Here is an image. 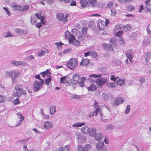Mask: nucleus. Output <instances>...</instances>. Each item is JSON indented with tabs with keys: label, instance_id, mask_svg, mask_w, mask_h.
I'll return each mask as SVG.
<instances>
[{
	"label": "nucleus",
	"instance_id": "40",
	"mask_svg": "<svg viewBox=\"0 0 151 151\" xmlns=\"http://www.w3.org/2000/svg\"><path fill=\"white\" fill-rule=\"evenodd\" d=\"M67 78L66 76L61 77L60 78V82L61 83H65L66 82V78Z\"/></svg>",
	"mask_w": 151,
	"mask_h": 151
},
{
	"label": "nucleus",
	"instance_id": "14",
	"mask_svg": "<svg viewBox=\"0 0 151 151\" xmlns=\"http://www.w3.org/2000/svg\"><path fill=\"white\" fill-rule=\"evenodd\" d=\"M132 51L131 49H129L127 51V52L126 53V56L129 59V60L131 63H133V61L132 60L133 58L132 55L131 53V52Z\"/></svg>",
	"mask_w": 151,
	"mask_h": 151
},
{
	"label": "nucleus",
	"instance_id": "9",
	"mask_svg": "<svg viewBox=\"0 0 151 151\" xmlns=\"http://www.w3.org/2000/svg\"><path fill=\"white\" fill-rule=\"evenodd\" d=\"M44 128L46 129H48L52 128L53 125L52 123L49 121H46L45 122L43 123Z\"/></svg>",
	"mask_w": 151,
	"mask_h": 151
},
{
	"label": "nucleus",
	"instance_id": "64",
	"mask_svg": "<svg viewBox=\"0 0 151 151\" xmlns=\"http://www.w3.org/2000/svg\"><path fill=\"white\" fill-rule=\"evenodd\" d=\"M21 93H18L17 92H16L15 93H13V96L14 97H19L20 96V95Z\"/></svg>",
	"mask_w": 151,
	"mask_h": 151
},
{
	"label": "nucleus",
	"instance_id": "35",
	"mask_svg": "<svg viewBox=\"0 0 151 151\" xmlns=\"http://www.w3.org/2000/svg\"><path fill=\"white\" fill-rule=\"evenodd\" d=\"M52 80V77L51 76H49V77L45 79V82L46 84L48 85L51 81Z\"/></svg>",
	"mask_w": 151,
	"mask_h": 151
},
{
	"label": "nucleus",
	"instance_id": "39",
	"mask_svg": "<svg viewBox=\"0 0 151 151\" xmlns=\"http://www.w3.org/2000/svg\"><path fill=\"white\" fill-rule=\"evenodd\" d=\"M11 63L12 64L16 66H19L22 64L20 61H17L14 60L12 61Z\"/></svg>",
	"mask_w": 151,
	"mask_h": 151
},
{
	"label": "nucleus",
	"instance_id": "41",
	"mask_svg": "<svg viewBox=\"0 0 151 151\" xmlns=\"http://www.w3.org/2000/svg\"><path fill=\"white\" fill-rule=\"evenodd\" d=\"M116 39L114 38H111L110 41V44L111 45L113 46V44L115 43L116 41Z\"/></svg>",
	"mask_w": 151,
	"mask_h": 151
},
{
	"label": "nucleus",
	"instance_id": "46",
	"mask_svg": "<svg viewBox=\"0 0 151 151\" xmlns=\"http://www.w3.org/2000/svg\"><path fill=\"white\" fill-rule=\"evenodd\" d=\"M106 46L107 48V50L111 51L113 50L112 47L109 44H106Z\"/></svg>",
	"mask_w": 151,
	"mask_h": 151
},
{
	"label": "nucleus",
	"instance_id": "7",
	"mask_svg": "<svg viewBox=\"0 0 151 151\" xmlns=\"http://www.w3.org/2000/svg\"><path fill=\"white\" fill-rule=\"evenodd\" d=\"M16 115L19 117V119H20V120L17 122L15 126V127L19 126L22 124V121L24 120V116H22L20 113L19 112Z\"/></svg>",
	"mask_w": 151,
	"mask_h": 151
},
{
	"label": "nucleus",
	"instance_id": "27",
	"mask_svg": "<svg viewBox=\"0 0 151 151\" xmlns=\"http://www.w3.org/2000/svg\"><path fill=\"white\" fill-rule=\"evenodd\" d=\"M40 74L41 75L42 77V78L46 76H49L50 74V71L47 69L46 71L43 72L41 73H40Z\"/></svg>",
	"mask_w": 151,
	"mask_h": 151
},
{
	"label": "nucleus",
	"instance_id": "52",
	"mask_svg": "<svg viewBox=\"0 0 151 151\" xmlns=\"http://www.w3.org/2000/svg\"><path fill=\"white\" fill-rule=\"evenodd\" d=\"M111 15L112 16H114L116 14V11L114 9L112 8L111 9Z\"/></svg>",
	"mask_w": 151,
	"mask_h": 151
},
{
	"label": "nucleus",
	"instance_id": "2",
	"mask_svg": "<svg viewBox=\"0 0 151 151\" xmlns=\"http://www.w3.org/2000/svg\"><path fill=\"white\" fill-rule=\"evenodd\" d=\"M44 80L42 81H35L33 83V88L35 92H37L39 91L42 88L43 84H44Z\"/></svg>",
	"mask_w": 151,
	"mask_h": 151
},
{
	"label": "nucleus",
	"instance_id": "24",
	"mask_svg": "<svg viewBox=\"0 0 151 151\" xmlns=\"http://www.w3.org/2000/svg\"><path fill=\"white\" fill-rule=\"evenodd\" d=\"M12 7L13 9L15 11H21V6L15 4H12Z\"/></svg>",
	"mask_w": 151,
	"mask_h": 151
},
{
	"label": "nucleus",
	"instance_id": "11",
	"mask_svg": "<svg viewBox=\"0 0 151 151\" xmlns=\"http://www.w3.org/2000/svg\"><path fill=\"white\" fill-rule=\"evenodd\" d=\"M41 12H38L37 13L35 14V15L38 19H40L42 23L43 24H44L45 22L44 21V17L41 15Z\"/></svg>",
	"mask_w": 151,
	"mask_h": 151
},
{
	"label": "nucleus",
	"instance_id": "32",
	"mask_svg": "<svg viewBox=\"0 0 151 151\" xmlns=\"http://www.w3.org/2000/svg\"><path fill=\"white\" fill-rule=\"evenodd\" d=\"M80 2L83 8H85L86 6H88V3H87L86 0H81Z\"/></svg>",
	"mask_w": 151,
	"mask_h": 151
},
{
	"label": "nucleus",
	"instance_id": "25",
	"mask_svg": "<svg viewBox=\"0 0 151 151\" xmlns=\"http://www.w3.org/2000/svg\"><path fill=\"white\" fill-rule=\"evenodd\" d=\"M92 146L89 144H86L83 146L84 151H90L91 148Z\"/></svg>",
	"mask_w": 151,
	"mask_h": 151
},
{
	"label": "nucleus",
	"instance_id": "34",
	"mask_svg": "<svg viewBox=\"0 0 151 151\" xmlns=\"http://www.w3.org/2000/svg\"><path fill=\"white\" fill-rule=\"evenodd\" d=\"M50 113L51 114H54L56 112L55 106H52L50 108Z\"/></svg>",
	"mask_w": 151,
	"mask_h": 151
},
{
	"label": "nucleus",
	"instance_id": "57",
	"mask_svg": "<svg viewBox=\"0 0 151 151\" xmlns=\"http://www.w3.org/2000/svg\"><path fill=\"white\" fill-rule=\"evenodd\" d=\"M130 107L129 105H128L127 106V109L125 111L126 114H128L130 111Z\"/></svg>",
	"mask_w": 151,
	"mask_h": 151
},
{
	"label": "nucleus",
	"instance_id": "59",
	"mask_svg": "<svg viewBox=\"0 0 151 151\" xmlns=\"http://www.w3.org/2000/svg\"><path fill=\"white\" fill-rule=\"evenodd\" d=\"M144 7L143 5H141L139 7V12L141 13L142 11V10L144 9Z\"/></svg>",
	"mask_w": 151,
	"mask_h": 151
},
{
	"label": "nucleus",
	"instance_id": "26",
	"mask_svg": "<svg viewBox=\"0 0 151 151\" xmlns=\"http://www.w3.org/2000/svg\"><path fill=\"white\" fill-rule=\"evenodd\" d=\"M125 81L123 79H119L116 81V83L121 86H122L125 83Z\"/></svg>",
	"mask_w": 151,
	"mask_h": 151
},
{
	"label": "nucleus",
	"instance_id": "18",
	"mask_svg": "<svg viewBox=\"0 0 151 151\" xmlns=\"http://www.w3.org/2000/svg\"><path fill=\"white\" fill-rule=\"evenodd\" d=\"M86 88L89 91H93L96 90L97 87L95 85L91 84L89 86L86 87Z\"/></svg>",
	"mask_w": 151,
	"mask_h": 151
},
{
	"label": "nucleus",
	"instance_id": "21",
	"mask_svg": "<svg viewBox=\"0 0 151 151\" xmlns=\"http://www.w3.org/2000/svg\"><path fill=\"white\" fill-rule=\"evenodd\" d=\"M96 129L93 128H89L88 133L91 136H93L96 133Z\"/></svg>",
	"mask_w": 151,
	"mask_h": 151
},
{
	"label": "nucleus",
	"instance_id": "50",
	"mask_svg": "<svg viewBox=\"0 0 151 151\" xmlns=\"http://www.w3.org/2000/svg\"><path fill=\"white\" fill-rule=\"evenodd\" d=\"M118 78V77H115L114 75H112L111 76L110 79L113 81H115Z\"/></svg>",
	"mask_w": 151,
	"mask_h": 151
},
{
	"label": "nucleus",
	"instance_id": "54",
	"mask_svg": "<svg viewBox=\"0 0 151 151\" xmlns=\"http://www.w3.org/2000/svg\"><path fill=\"white\" fill-rule=\"evenodd\" d=\"M114 2L113 1H109L107 4V7L109 8H111L113 6Z\"/></svg>",
	"mask_w": 151,
	"mask_h": 151
},
{
	"label": "nucleus",
	"instance_id": "58",
	"mask_svg": "<svg viewBox=\"0 0 151 151\" xmlns=\"http://www.w3.org/2000/svg\"><path fill=\"white\" fill-rule=\"evenodd\" d=\"M3 9L6 11V12L9 15V16L10 15V12L9 11L7 8L5 7H3Z\"/></svg>",
	"mask_w": 151,
	"mask_h": 151
},
{
	"label": "nucleus",
	"instance_id": "43",
	"mask_svg": "<svg viewBox=\"0 0 151 151\" xmlns=\"http://www.w3.org/2000/svg\"><path fill=\"white\" fill-rule=\"evenodd\" d=\"M55 44L58 48H61L62 45L63 44V43L61 42H56Z\"/></svg>",
	"mask_w": 151,
	"mask_h": 151
},
{
	"label": "nucleus",
	"instance_id": "42",
	"mask_svg": "<svg viewBox=\"0 0 151 151\" xmlns=\"http://www.w3.org/2000/svg\"><path fill=\"white\" fill-rule=\"evenodd\" d=\"M99 32L100 33L102 34L103 35H106L107 34V31L106 29H104L103 30H99Z\"/></svg>",
	"mask_w": 151,
	"mask_h": 151
},
{
	"label": "nucleus",
	"instance_id": "17",
	"mask_svg": "<svg viewBox=\"0 0 151 151\" xmlns=\"http://www.w3.org/2000/svg\"><path fill=\"white\" fill-rule=\"evenodd\" d=\"M86 1L88 3V6L91 5L93 7L96 5L97 3L96 0H86Z\"/></svg>",
	"mask_w": 151,
	"mask_h": 151
},
{
	"label": "nucleus",
	"instance_id": "44",
	"mask_svg": "<svg viewBox=\"0 0 151 151\" xmlns=\"http://www.w3.org/2000/svg\"><path fill=\"white\" fill-rule=\"evenodd\" d=\"M123 33V31L122 30L119 31L115 34V36L120 37L122 35Z\"/></svg>",
	"mask_w": 151,
	"mask_h": 151
},
{
	"label": "nucleus",
	"instance_id": "45",
	"mask_svg": "<svg viewBox=\"0 0 151 151\" xmlns=\"http://www.w3.org/2000/svg\"><path fill=\"white\" fill-rule=\"evenodd\" d=\"M46 53V52L44 50H42L41 51L38 53V56L40 57L42 56L43 55H44L45 53Z\"/></svg>",
	"mask_w": 151,
	"mask_h": 151
},
{
	"label": "nucleus",
	"instance_id": "60",
	"mask_svg": "<svg viewBox=\"0 0 151 151\" xmlns=\"http://www.w3.org/2000/svg\"><path fill=\"white\" fill-rule=\"evenodd\" d=\"M94 106L95 108H99V103L96 101H94Z\"/></svg>",
	"mask_w": 151,
	"mask_h": 151
},
{
	"label": "nucleus",
	"instance_id": "15",
	"mask_svg": "<svg viewBox=\"0 0 151 151\" xmlns=\"http://www.w3.org/2000/svg\"><path fill=\"white\" fill-rule=\"evenodd\" d=\"M145 60L147 63L150 62V60H151V53L147 52L145 56Z\"/></svg>",
	"mask_w": 151,
	"mask_h": 151
},
{
	"label": "nucleus",
	"instance_id": "3",
	"mask_svg": "<svg viewBox=\"0 0 151 151\" xmlns=\"http://www.w3.org/2000/svg\"><path fill=\"white\" fill-rule=\"evenodd\" d=\"M78 65L77 61L76 59H71L68 63V67L70 68H74Z\"/></svg>",
	"mask_w": 151,
	"mask_h": 151
},
{
	"label": "nucleus",
	"instance_id": "5",
	"mask_svg": "<svg viewBox=\"0 0 151 151\" xmlns=\"http://www.w3.org/2000/svg\"><path fill=\"white\" fill-rule=\"evenodd\" d=\"M67 16L64 17L63 14L58 13L57 15V18L60 21H62L63 23H65L67 21Z\"/></svg>",
	"mask_w": 151,
	"mask_h": 151
},
{
	"label": "nucleus",
	"instance_id": "12",
	"mask_svg": "<svg viewBox=\"0 0 151 151\" xmlns=\"http://www.w3.org/2000/svg\"><path fill=\"white\" fill-rule=\"evenodd\" d=\"M75 36L80 40H82L84 39V36L80 32L76 30L75 33Z\"/></svg>",
	"mask_w": 151,
	"mask_h": 151
},
{
	"label": "nucleus",
	"instance_id": "31",
	"mask_svg": "<svg viewBox=\"0 0 151 151\" xmlns=\"http://www.w3.org/2000/svg\"><path fill=\"white\" fill-rule=\"evenodd\" d=\"M131 29V26L128 24H127L123 27V29L125 32H127L130 30Z\"/></svg>",
	"mask_w": 151,
	"mask_h": 151
},
{
	"label": "nucleus",
	"instance_id": "56",
	"mask_svg": "<svg viewBox=\"0 0 151 151\" xmlns=\"http://www.w3.org/2000/svg\"><path fill=\"white\" fill-rule=\"evenodd\" d=\"M119 2L122 3H124L125 2H131L133 0H118Z\"/></svg>",
	"mask_w": 151,
	"mask_h": 151
},
{
	"label": "nucleus",
	"instance_id": "6",
	"mask_svg": "<svg viewBox=\"0 0 151 151\" xmlns=\"http://www.w3.org/2000/svg\"><path fill=\"white\" fill-rule=\"evenodd\" d=\"M22 86L21 84H17L15 86L14 89L16 91L20 93L25 94L26 93V91L23 90L22 89Z\"/></svg>",
	"mask_w": 151,
	"mask_h": 151
},
{
	"label": "nucleus",
	"instance_id": "61",
	"mask_svg": "<svg viewBox=\"0 0 151 151\" xmlns=\"http://www.w3.org/2000/svg\"><path fill=\"white\" fill-rule=\"evenodd\" d=\"M13 35L11 34L10 32L9 31H8L7 32L6 34V35L5 37H13Z\"/></svg>",
	"mask_w": 151,
	"mask_h": 151
},
{
	"label": "nucleus",
	"instance_id": "10",
	"mask_svg": "<svg viewBox=\"0 0 151 151\" xmlns=\"http://www.w3.org/2000/svg\"><path fill=\"white\" fill-rule=\"evenodd\" d=\"M8 73L9 76L12 78H15L18 76L19 75V72L17 70H14L9 72Z\"/></svg>",
	"mask_w": 151,
	"mask_h": 151
},
{
	"label": "nucleus",
	"instance_id": "51",
	"mask_svg": "<svg viewBox=\"0 0 151 151\" xmlns=\"http://www.w3.org/2000/svg\"><path fill=\"white\" fill-rule=\"evenodd\" d=\"M146 6L145 8L147 9V10L148 12L151 11V4H146Z\"/></svg>",
	"mask_w": 151,
	"mask_h": 151
},
{
	"label": "nucleus",
	"instance_id": "63",
	"mask_svg": "<svg viewBox=\"0 0 151 151\" xmlns=\"http://www.w3.org/2000/svg\"><path fill=\"white\" fill-rule=\"evenodd\" d=\"M42 24H43L41 22H38L36 25V26L38 28H40Z\"/></svg>",
	"mask_w": 151,
	"mask_h": 151
},
{
	"label": "nucleus",
	"instance_id": "37",
	"mask_svg": "<svg viewBox=\"0 0 151 151\" xmlns=\"http://www.w3.org/2000/svg\"><path fill=\"white\" fill-rule=\"evenodd\" d=\"M6 96L3 95H0V103L4 102L6 100Z\"/></svg>",
	"mask_w": 151,
	"mask_h": 151
},
{
	"label": "nucleus",
	"instance_id": "4",
	"mask_svg": "<svg viewBox=\"0 0 151 151\" xmlns=\"http://www.w3.org/2000/svg\"><path fill=\"white\" fill-rule=\"evenodd\" d=\"M107 82V80L106 78H97L96 81V83L99 86H101L105 84Z\"/></svg>",
	"mask_w": 151,
	"mask_h": 151
},
{
	"label": "nucleus",
	"instance_id": "53",
	"mask_svg": "<svg viewBox=\"0 0 151 151\" xmlns=\"http://www.w3.org/2000/svg\"><path fill=\"white\" fill-rule=\"evenodd\" d=\"M31 22L32 24H34L37 22V20L36 18L32 16L31 17Z\"/></svg>",
	"mask_w": 151,
	"mask_h": 151
},
{
	"label": "nucleus",
	"instance_id": "55",
	"mask_svg": "<svg viewBox=\"0 0 151 151\" xmlns=\"http://www.w3.org/2000/svg\"><path fill=\"white\" fill-rule=\"evenodd\" d=\"M13 103L14 105H17L19 104L20 102L19 99L17 98L15 100L13 101Z\"/></svg>",
	"mask_w": 151,
	"mask_h": 151
},
{
	"label": "nucleus",
	"instance_id": "62",
	"mask_svg": "<svg viewBox=\"0 0 151 151\" xmlns=\"http://www.w3.org/2000/svg\"><path fill=\"white\" fill-rule=\"evenodd\" d=\"M78 83H79L80 86L81 87H83L84 86V83L85 82L82 81H79L78 82Z\"/></svg>",
	"mask_w": 151,
	"mask_h": 151
},
{
	"label": "nucleus",
	"instance_id": "38",
	"mask_svg": "<svg viewBox=\"0 0 151 151\" xmlns=\"http://www.w3.org/2000/svg\"><path fill=\"white\" fill-rule=\"evenodd\" d=\"M29 6L27 5H25L23 7H21V11L24 12L26 11L29 9Z\"/></svg>",
	"mask_w": 151,
	"mask_h": 151
},
{
	"label": "nucleus",
	"instance_id": "30",
	"mask_svg": "<svg viewBox=\"0 0 151 151\" xmlns=\"http://www.w3.org/2000/svg\"><path fill=\"white\" fill-rule=\"evenodd\" d=\"M134 9L135 8L134 6L131 4L128 5L127 7L126 10L127 11H133Z\"/></svg>",
	"mask_w": 151,
	"mask_h": 151
},
{
	"label": "nucleus",
	"instance_id": "16",
	"mask_svg": "<svg viewBox=\"0 0 151 151\" xmlns=\"http://www.w3.org/2000/svg\"><path fill=\"white\" fill-rule=\"evenodd\" d=\"M99 30H103L105 29L107 27L105 24V22L104 21L101 20L99 23Z\"/></svg>",
	"mask_w": 151,
	"mask_h": 151
},
{
	"label": "nucleus",
	"instance_id": "13",
	"mask_svg": "<svg viewBox=\"0 0 151 151\" xmlns=\"http://www.w3.org/2000/svg\"><path fill=\"white\" fill-rule=\"evenodd\" d=\"M88 28L87 27H83L81 29V32L85 37H88L89 35L88 33Z\"/></svg>",
	"mask_w": 151,
	"mask_h": 151
},
{
	"label": "nucleus",
	"instance_id": "19",
	"mask_svg": "<svg viewBox=\"0 0 151 151\" xmlns=\"http://www.w3.org/2000/svg\"><path fill=\"white\" fill-rule=\"evenodd\" d=\"M90 61L89 59H83L80 65L83 66H86L89 63Z\"/></svg>",
	"mask_w": 151,
	"mask_h": 151
},
{
	"label": "nucleus",
	"instance_id": "1",
	"mask_svg": "<svg viewBox=\"0 0 151 151\" xmlns=\"http://www.w3.org/2000/svg\"><path fill=\"white\" fill-rule=\"evenodd\" d=\"M65 37L69 40V43L73 44L77 46L80 45V42L76 39L75 37L68 31H66L65 32Z\"/></svg>",
	"mask_w": 151,
	"mask_h": 151
},
{
	"label": "nucleus",
	"instance_id": "29",
	"mask_svg": "<svg viewBox=\"0 0 151 151\" xmlns=\"http://www.w3.org/2000/svg\"><path fill=\"white\" fill-rule=\"evenodd\" d=\"M89 128L87 127H83L81 128V131L83 134H86L88 132Z\"/></svg>",
	"mask_w": 151,
	"mask_h": 151
},
{
	"label": "nucleus",
	"instance_id": "28",
	"mask_svg": "<svg viewBox=\"0 0 151 151\" xmlns=\"http://www.w3.org/2000/svg\"><path fill=\"white\" fill-rule=\"evenodd\" d=\"M15 32L17 35H22L24 33V31L22 29L19 28H17L15 29Z\"/></svg>",
	"mask_w": 151,
	"mask_h": 151
},
{
	"label": "nucleus",
	"instance_id": "47",
	"mask_svg": "<svg viewBox=\"0 0 151 151\" xmlns=\"http://www.w3.org/2000/svg\"><path fill=\"white\" fill-rule=\"evenodd\" d=\"M69 146L68 145L66 146L63 147H62V151H69Z\"/></svg>",
	"mask_w": 151,
	"mask_h": 151
},
{
	"label": "nucleus",
	"instance_id": "33",
	"mask_svg": "<svg viewBox=\"0 0 151 151\" xmlns=\"http://www.w3.org/2000/svg\"><path fill=\"white\" fill-rule=\"evenodd\" d=\"M85 124V123L84 122L82 123H81L80 122H78L74 124L73 125V127H81L83 125H84Z\"/></svg>",
	"mask_w": 151,
	"mask_h": 151
},
{
	"label": "nucleus",
	"instance_id": "48",
	"mask_svg": "<svg viewBox=\"0 0 151 151\" xmlns=\"http://www.w3.org/2000/svg\"><path fill=\"white\" fill-rule=\"evenodd\" d=\"M101 75H96L95 74H91L89 76L90 77H93L94 78H97L99 77H100L101 76Z\"/></svg>",
	"mask_w": 151,
	"mask_h": 151
},
{
	"label": "nucleus",
	"instance_id": "23",
	"mask_svg": "<svg viewBox=\"0 0 151 151\" xmlns=\"http://www.w3.org/2000/svg\"><path fill=\"white\" fill-rule=\"evenodd\" d=\"M104 146V144L103 143L99 142L97 144L96 147L98 150H99L103 149Z\"/></svg>",
	"mask_w": 151,
	"mask_h": 151
},
{
	"label": "nucleus",
	"instance_id": "22",
	"mask_svg": "<svg viewBox=\"0 0 151 151\" xmlns=\"http://www.w3.org/2000/svg\"><path fill=\"white\" fill-rule=\"evenodd\" d=\"M73 80L75 84H76L78 82V81L80 78V76L77 74H74L73 76Z\"/></svg>",
	"mask_w": 151,
	"mask_h": 151
},
{
	"label": "nucleus",
	"instance_id": "49",
	"mask_svg": "<svg viewBox=\"0 0 151 151\" xmlns=\"http://www.w3.org/2000/svg\"><path fill=\"white\" fill-rule=\"evenodd\" d=\"M77 151H84L83 147L81 145H78L77 147Z\"/></svg>",
	"mask_w": 151,
	"mask_h": 151
},
{
	"label": "nucleus",
	"instance_id": "36",
	"mask_svg": "<svg viewBox=\"0 0 151 151\" xmlns=\"http://www.w3.org/2000/svg\"><path fill=\"white\" fill-rule=\"evenodd\" d=\"M90 56H91L92 58H95L97 57V54L94 51H91Z\"/></svg>",
	"mask_w": 151,
	"mask_h": 151
},
{
	"label": "nucleus",
	"instance_id": "20",
	"mask_svg": "<svg viewBox=\"0 0 151 151\" xmlns=\"http://www.w3.org/2000/svg\"><path fill=\"white\" fill-rule=\"evenodd\" d=\"M103 138L102 134L100 133H98L96 134L95 136V140L97 141H99L102 140Z\"/></svg>",
	"mask_w": 151,
	"mask_h": 151
},
{
	"label": "nucleus",
	"instance_id": "8",
	"mask_svg": "<svg viewBox=\"0 0 151 151\" xmlns=\"http://www.w3.org/2000/svg\"><path fill=\"white\" fill-rule=\"evenodd\" d=\"M124 101V99L122 97L116 98L114 101V104L115 105L118 106L119 104L123 103Z\"/></svg>",
	"mask_w": 151,
	"mask_h": 151
}]
</instances>
